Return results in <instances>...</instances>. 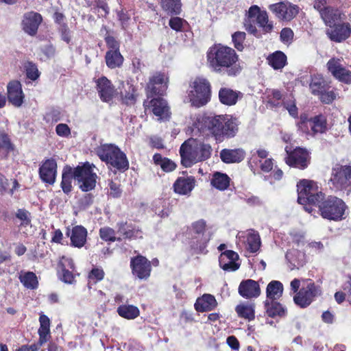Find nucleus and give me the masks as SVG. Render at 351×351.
Here are the masks:
<instances>
[{"label": "nucleus", "mask_w": 351, "mask_h": 351, "mask_svg": "<svg viewBox=\"0 0 351 351\" xmlns=\"http://www.w3.org/2000/svg\"><path fill=\"white\" fill-rule=\"evenodd\" d=\"M235 311L241 318L248 321H252L255 319V311L252 305L239 304L236 306Z\"/></svg>", "instance_id": "864d4df0"}, {"label": "nucleus", "mask_w": 351, "mask_h": 351, "mask_svg": "<svg viewBox=\"0 0 351 351\" xmlns=\"http://www.w3.org/2000/svg\"><path fill=\"white\" fill-rule=\"evenodd\" d=\"M298 130L306 134H312V123L311 117L306 113L300 116V120L297 123Z\"/></svg>", "instance_id": "6e6d98bb"}, {"label": "nucleus", "mask_w": 351, "mask_h": 351, "mask_svg": "<svg viewBox=\"0 0 351 351\" xmlns=\"http://www.w3.org/2000/svg\"><path fill=\"white\" fill-rule=\"evenodd\" d=\"M193 125L202 136L213 137L217 143H221L237 135L239 121L232 115L204 113L197 116Z\"/></svg>", "instance_id": "f257e3e1"}, {"label": "nucleus", "mask_w": 351, "mask_h": 351, "mask_svg": "<svg viewBox=\"0 0 351 351\" xmlns=\"http://www.w3.org/2000/svg\"><path fill=\"white\" fill-rule=\"evenodd\" d=\"M286 258L292 265L291 269H299L306 263L305 253L297 249H292L287 252Z\"/></svg>", "instance_id": "c9c22d12"}, {"label": "nucleus", "mask_w": 351, "mask_h": 351, "mask_svg": "<svg viewBox=\"0 0 351 351\" xmlns=\"http://www.w3.org/2000/svg\"><path fill=\"white\" fill-rule=\"evenodd\" d=\"M15 146L12 143L8 134L5 130H0V150H3L4 158H7L8 155L14 152Z\"/></svg>", "instance_id": "09e8293b"}, {"label": "nucleus", "mask_w": 351, "mask_h": 351, "mask_svg": "<svg viewBox=\"0 0 351 351\" xmlns=\"http://www.w3.org/2000/svg\"><path fill=\"white\" fill-rule=\"evenodd\" d=\"M153 160L156 165L160 167L165 173L173 171L177 168V165L169 158L163 157L160 154L156 153L153 156Z\"/></svg>", "instance_id": "37998d69"}, {"label": "nucleus", "mask_w": 351, "mask_h": 351, "mask_svg": "<svg viewBox=\"0 0 351 351\" xmlns=\"http://www.w3.org/2000/svg\"><path fill=\"white\" fill-rule=\"evenodd\" d=\"M315 207L318 208V213L323 219L335 221L344 219L348 209V206L342 199L332 195L326 196L325 193Z\"/></svg>", "instance_id": "20e7f679"}, {"label": "nucleus", "mask_w": 351, "mask_h": 351, "mask_svg": "<svg viewBox=\"0 0 351 351\" xmlns=\"http://www.w3.org/2000/svg\"><path fill=\"white\" fill-rule=\"evenodd\" d=\"M329 184L330 188L337 191H351V165L337 164L332 169Z\"/></svg>", "instance_id": "1a4fd4ad"}, {"label": "nucleus", "mask_w": 351, "mask_h": 351, "mask_svg": "<svg viewBox=\"0 0 351 351\" xmlns=\"http://www.w3.org/2000/svg\"><path fill=\"white\" fill-rule=\"evenodd\" d=\"M240 92L230 88H221L219 91V99L221 104L226 106L235 105L238 101Z\"/></svg>", "instance_id": "58836bf2"}, {"label": "nucleus", "mask_w": 351, "mask_h": 351, "mask_svg": "<svg viewBox=\"0 0 351 351\" xmlns=\"http://www.w3.org/2000/svg\"><path fill=\"white\" fill-rule=\"evenodd\" d=\"M169 84V77L165 72L156 71L149 77L146 84L147 96H162L165 95Z\"/></svg>", "instance_id": "ddd939ff"}, {"label": "nucleus", "mask_w": 351, "mask_h": 351, "mask_svg": "<svg viewBox=\"0 0 351 351\" xmlns=\"http://www.w3.org/2000/svg\"><path fill=\"white\" fill-rule=\"evenodd\" d=\"M108 189L107 195L110 198L117 199L121 197L123 190L121 184L119 182H116L113 180H108Z\"/></svg>", "instance_id": "13d9d810"}, {"label": "nucleus", "mask_w": 351, "mask_h": 351, "mask_svg": "<svg viewBox=\"0 0 351 351\" xmlns=\"http://www.w3.org/2000/svg\"><path fill=\"white\" fill-rule=\"evenodd\" d=\"M192 138L186 140L180 147V164L185 168L198 163Z\"/></svg>", "instance_id": "412c9836"}, {"label": "nucleus", "mask_w": 351, "mask_h": 351, "mask_svg": "<svg viewBox=\"0 0 351 351\" xmlns=\"http://www.w3.org/2000/svg\"><path fill=\"white\" fill-rule=\"evenodd\" d=\"M206 58L210 68L216 73L235 77L242 71L239 55L227 45H213L208 49Z\"/></svg>", "instance_id": "f03ea898"}, {"label": "nucleus", "mask_w": 351, "mask_h": 351, "mask_svg": "<svg viewBox=\"0 0 351 351\" xmlns=\"http://www.w3.org/2000/svg\"><path fill=\"white\" fill-rule=\"evenodd\" d=\"M268 64L274 70H280L287 64V56L281 51H276L267 58Z\"/></svg>", "instance_id": "ea45409f"}, {"label": "nucleus", "mask_w": 351, "mask_h": 351, "mask_svg": "<svg viewBox=\"0 0 351 351\" xmlns=\"http://www.w3.org/2000/svg\"><path fill=\"white\" fill-rule=\"evenodd\" d=\"M120 89V97L122 104L127 106L134 105L137 99V89L132 83L121 82Z\"/></svg>", "instance_id": "c85d7f7f"}, {"label": "nucleus", "mask_w": 351, "mask_h": 351, "mask_svg": "<svg viewBox=\"0 0 351 351\" xmlns=\"http://www.w3.org/2000/svg\"><path fill=\"white\" fill-rule=\"evenodd\" d=\"M230 178L227 174L218 171L213 174L210 181L211 185L219 191L226 190L230 186Z\"/></svg>", "instance_id": "c03bdc74"}, {"label": "nucleus", "mask_w": 351, "mask_h": 351, "mask_svg": "<svg viewBox=\"0 0 351 351\" xmlns=\"http://www.w3.org/2000/svg\"><path fill=\"white\" fill-rule=\"evenodd\" d=\"M99 234L101 240L106 242H121V238L116 237L115 230L108 226L102 227L99 230Z\"/></svg>", "instance_id": "5fc2aeb1"}, {"label": "nucleus", "mask_w": 351, "mask_h": 351, "mask_svg": "<svg viewBox=\"0 0 351 351\" xmlns=\"http://www.w3.org/2000/svg\"><path fill=\"white\" fill-rule=\"evenodd\" d=\"M105 276V273L101 268H93L88 273V279L90 281H93L95 284L99 281H101L104 279Z\"/></svg>", "instance_id": "69168bd1"}, {"label": "nucleus", "mask_w": 351, "mask_h": 351, "mask_svg": "<svg viewBox=\"0 0 351 351\" xmlns=\"http://www.w3.org/2000/svg\"><path fill=\"white\" fill-rule=\"evenodd\" d=\"M245 154L242 148L223 149L220 152V158L226 164L239 163L244 160Z\"/></svg>", "instance_id": "7c9ffc66"}, {"label": "nucleus", "mask_w": 351, "mask_h": 351, "mask_svg": "<svg viewBox=\"0 0 351 351\" xmlns=\"http://www.w3.org/2000/svg\"><path fill=\"white\" fill-rule=\"evenodd\" d=\"M293 32L289 27L283 28L280 34V40L284 43H290L293 39Z\"/></svg>", "instance_id": "774afa93"}, {"label": "nucleus", "mask_w": 351, "mask_h": 351, "mask_svg": "<svg viewBox=\"0 0 351 351\" xmlns=\"http://www.w3.org/2000/svg\"><path fill=\"white\" fill-rule=\"evenodd\" d=\"M305 283L301 289L300 280L294 278L290 284L291 289L295 295L293 297L295 304L300 308H306L319 295H321V289L319 286L311 279H303Z\"/></svg>", "instance_id": "39448f33"}, {"label": "nucleus", "mask_w": 351, "mask_h": 351, "mask_svg": "<svg viewBox=\"0 0 351 351\" xmlns=\"http://www.w3.org/2000/svg\"><path fill=\"white\" fill-rule=\"evenodd\" d=\"M209 239L204 237L191 234L189 241V250L192 254H206V250Z\"/></svg>", "instance_id": "f704fd0d"}, {"label": "nucleus", "mask_w": 351, "mask_h": 351, "mask_svg": "<svg viewBox=\"0 0 351 351\" xmlns=\"http://www.w3.org/2000/svg\"><path fill=\"white\" fill-rule=\"evenodd\" d=\"M20 282L29 289H36L38 287V278L33 271H21L19 276Z\"/></svg>", "instance_id": "a18cd8bd"}, {"label": "nucleus", "mask_w": 351, "mask_h": 351, "mask_svg": "<svg viewBox=\"0 0 351 351\" xmlns=\"http://www.w3.org/2000/svg\"><path fill=\"white\" fill-rule=\"evenodd\" d=\"M95 152L99 159L114 173H124L128 170L130 162L128 157L117 145L112 143L103 144Z\"/></svg>", "instance_id": "7ed1b4c3"}, {"label": "nucleus", "mask_w": 351, "mask_h": 351, "mask_svg": "<svg viewBox=\"0 0 351 351\" xmlns=\"http://www.w3.org/2000/svg\"><path fill=\"white\" fill-rule=\"evenodd\" d=\"M24 69L27 79L35 81L39 78L40 72L38 71L37 65L33 62L27 61L24 65Z\"/></svg>", "instance_id": "bf43d9fd"}, {"label": "nucleus", "mask_w": 351, "mask_h": 351, "mask_svg": "<svg viewBox=\"0 0 351 351\" xmlns=\"http://www.w3.org/2000/svg\"><path fill=\"white\" fill-rule=\"evenodd\" d=\"M66 235L70 237L71 245L77 248H82L87 242L88 231L82 225H76L70 228L66 227Z\"/></svg>", "instance_id": "b1692460"}, {"label": "nucleus", "mask_w": 351, "mask_h": 351, "mask_svg": "<svg viewBox=\"0 0 351 351\" xmlns=\"http://www.w3.org/2000/svg\"><path fill=\"white\" fill-rule=\"evenodd\" d=\"M265 314L271 318L284 317L287 313V309L281 303L274 300H265L264 302Z\"/></svg>", "instance_id": "72a5a7b5"}, {"label": "nucleus", "mask_w": 351, "mask_h": 351, "mask_svg": "<svg viewBox=\"0 0 351 351\" xmlns=\"http://www.w3.org/2000/svg\"><path fill=\"white\" fill-rule=\"evenodd\" d=\"M285 152L287 156L285 158V162L290 167L304 170L310 165L311 156L306 148L296 147L291 150L287 146Z\"/></svg>", "instance_id": "9b49d317"}, {"label": "nucleus", "mask_w": 351, "mask_h": 351, "mask_svg": "<svg viewBox=\"0 0 351 351\" xmlns=\"http://www.w3.org/2000/svg\"><path fill=\"white\" fill-rule=\"evenodd\" d=\"M206 228V222L204 219L197 220L191 224L190 234L204 237Z\"/></svg>", "instance_id": "052dcab7"}, {"label": "nucleus", "mask_w": 351, "mask_h": 351, "mask_svg": "<svg viewBox=\"0 0 351 351\" xmlns=\"http://www.w3.org/2000/svg\"><path fill=\"white\" fill-rule=\"evenodd\" d=\"M217 302L214 295L204 293L197 298L194 304L196 311L199 313L213 311L217 306Z\"/></svg>", "instance_id": "c756f323"}, {"label": "nucleus", "mask_w": 351, "mask_h": 351, "mask_svg": "<svg viewBox=\"0 0 351 351\" xmlns=\"http://www.w3.org/2000/svg\"><path fill=\"white\" fill-rule=\"evenodd\" d=\"M8 99L14 107H21L25 99L22 85L18 80H12L7 85Z\"/></svg>", "instance_id": "393cba45"}, {"label": "nucleus", "mask_w": 351, "mask_h": 351, "mask_svg": "<svg viewBox=\"0 0 351 351\" xmlns=\"http://www.w3.org/2000/svg\"><path fill=\"white\" fill-rule=\"evenodd\" d=\"M284 287L281 282L278 280H271L266 288V300H278L283 293Z\"/></svg>", "instance_id": "79ce46f5"}, {"label": "nucleus", "mask_w": 351, "mask_h": 351, "mask_svg": "<svg viewBox=\"0 0 351 351\" xmlns=\"http://www.w3.org/2000/svg\"><path fill=\"white\" fill-rule=\"evenodd\" d=\"M96 90L99 99L105 103H109L117 95V89L112 82L106 76H101L95 80Z\"/></svg>", "instance_id": "aec40b11"}, {"label": "nucleus", "mask_w": 351, "mask_h": 351, "mask_svg": "<svg viewBox=\"0 0 351 351\" xmlns=\"http://www.w3.org/2000/svg\"><path fill=\"white\" fill-rule=\"evenodd\" d=\"M95 167L94 164L86 161L73 168L74 180L82 191L88 192L95 189L98 176L93 171Z\"/></svg>", "instance_id": "6e6552de"}, {"label": "nucleus", "mask_w": 351, "mask_h": 351, "mask_svg": "<svg viewBox=\"0 0 351 351\" xmlns=\"http://www.w3.org/2000/svg\"><path fill=\"white\" fill-rule=\"evenodd\" d=\"M343 13L337 8L331 6L323 13L320 17L328 27L343 21Z\"/></svg>", "instance_id": "473e14b6"}, {"label": "nucleus", "mask_w": 351, "mask_h": 351, "mask_svg": "<svg viewBox=\"0 0 351 351\" xmlns=\"http://www.w3.org/2000/svg\"><path fill=\"white\" fill-rule=\"evenodd\" d=\"M73 179H74L73 168L69 165H66L62 169L60 186L63 192L66 195H69L72 191Z\"/></svg>", "instance_id": "4c0bfd02"}, {"label": "nucleus", "mask_w": 351, "mask_h": 351, "mask_svg": "<svg viewBox=\"0 0 351 351\" xmlns=\"http://www.w3.org/2000/svg\"><path fill=\"white\" fill-rule=\"evenodd\" d=\"M188 98L193 106L200 108L207 104L211 99V84L204 77L197 76L191 81Z\"/></svg>", "instance_id": "0eeeda50"}, {"label": "nucleus", "mask_w": 351, "mask_h": 351, "mask_svg": "<svg viewBox=\"0 0 351 351\" xmlns=\"http://www.w3.org/2000/svg\"><path fill=\"white\" fill-rule=\"evenodd\" d=\"M196 185L193 176L178 177L173 184V191L180 195H189Z\"/></svg>", "instance_id": "a878e982"}, {"label": "nucleus", "mask_w": 351, "mask_h": 351, "mask_svg": "<svg viewBox=\"0 0 351 351\" xmlns=\"http://www.w3.org/2000/svg\"><path fill=\"white\" fill-rule=\"evenodd\" d=\"M256 23L261 28L262 35L270 34L274 30V22L269 19L268 14L265 10L258 16Z\"/></svg>", "instance_id": "de8ad7c7"}, {"label": "nucleus", "mask_w": 351, "mask_h": 351, "mask_svg": "<svg viewBox=\"0 0 351 351\" xmlns=\"http://www.w3.org/2000/svg\"><path fill=\"white\" fill-rule=\"evenodd\" d=\"M94 13H97L99 17H106L109 14V8L105 1H98L92 8Z\"/></svg>", "instance_id": "e2e57ef3"}, {"label": "nucleus", "mask_w": 351, "mask_h": 351, "mask_svg": "<svg viewBox=\"0 0 351 351\" xmlns=\"http://www.w3.org/2000/svg\"><path fill=\"white\" fill-rule=\"evenodd\" d=\"M261 8L256 5H252L248 11L245 14V17L243 21V26L245 29L250 34L253 35L257 38H262V34L261 31H258L254 25V23L252 21V19L256 18V21H257L258 16L263 12Z\"/></svg>", "instance_id": "bb28decb"}, {"label": "nucleus", "mask_w": 351, "mask_h": 351, "mask_svg": "<svg viewBox=\"0 0 351 351\" xmlns=\"http://www.w3.org/2000/svg\"><path fill=\"white\" fill-rule=\"evenodd\" d=\"M326 34L332 42L340 43L351 36V25L348 22L343 21L326 29Z\"/></svg>", "instance_id": "f3484780"}, {"label": "nucleus", "mask_w": 351, "mask_h": 351, "mask_svg": "<svg viewBox=\"0 0 351 351\" xmlns=\"http://www.w3.org/2000/svg\"><path fill=\"white\" fill-rule=\"evenodd\" d=\"M169 25L171 29L177 32H191L189 23L185 19L177 16H172L169 19Z\"/></svg>", "instance_id": "8fccbe9b"}, {"label": "nucleus", "mask_w": 351, "mask_h": 351, "mask_svg": "<svg viewBox=\"0 0 351 351\" xmlns=\"http://www.w3.org/2000/svg\"><path fill=\"white\" fill-rule=\"evenodd\" d=\"M143 106L145 109L149 110L155 116L161 120H169L171 117V112L167 101L161 97L152 98L149 101H145Z\"/></svg>", "instance_id": "6ab92c4d"}, {"label": "nucleus", "mask_w": 351, "mask_h": 351, "mask_svg": "<svg viewBox=\"0 0 351 351\" xmlns=\"http://www.w3.org/2000/svg\"><path fill=\"white\" fill-rule=\"evenodd\" d=\"M130 266L133 276L139 280H147L151 276V262L143 255L138 254L131 258Z\"/></svg>", "instance_id": "2eb2a0df"}, {"label": "nucleus", "mask_w": 351, "mask_h": 351, "mask_svg": "<svg viewBox=\"0 0 351 351\" xmlns=\"http://www.w3.org/2000/svg\"><path fill=\"white\" fill-rule=\"evenodd\" d=\"M237 261H225L219 260L220 267L226 271H234L240 267V263H237Z\"/></svg>", "instance_id": "0e129e2a"}, {"label": "nucleus", "mask_w": 351, "mask_h": 351, "mask_svg": "<svg viewBox=\"0 0 351 351\" xmlns=\"http://www.w3.org/2000/svg\"><path fill=\"white\" fill-rule=\"evenodd\" d=\"M330 88V82H327L322 74H314L311 76V93L317 96L323 104H332L336 99V93L333 90H329Z\"/></svg>", "instance_id": "9d476101"}, {"label": "nucleus", "mask_w": 351, "mask_h": 351, "mask_svg": "<svg viewBox=\"0 0 351 351\" xmlns=\"http://www.w3.org/2000/svg\"><path fill=\"white\" fill-rule=\"evenodd\" d=\"M191 142L193 143L198 162L206 161L211 157L213 149L209 143L193 138Z\"/></svg>", "instance_id": "2f4dec72"}, {"label": "nucleus", "mask_w": 351, "mask_h": 351, "mask_svg": "<svg viewBox=\"0 0 351 351\" xmlns=\"http://www.w3.org/2000/svg\"><path fill=\"white\" fill-rule=\"evenodd\" d=\"M269 10L282 21H291L299 13L300 7L289 1H280L269 5Z\"/></svg>", "instance_id": "4468645a"}, {"label": "nucleus", "mask_w": 351, "mask_h": 351, "mask_svg": "<svg viewBox=\"0 0 351 351\" xmlns=\"http://www.w3.org/2000/svg\"><path fill=\"white\" fill-rule=\"evenodd\" d=\"M58 32L60 34L62 40L66 42L67 44H69L71 40V31L68 27L67 23H63L61 24L58 28Z\"/></svg>", "instance_id": "338daca9"}, {"label": "nucleus", "mask_w": 351, "mask_h": 351, "mask_svg": "<svg viewBox=\"0 0 351 351\" xmlns=\"http://www.w3.org/2000/svg\"><path fill=\"white\" fill-rule=\"evenodd\" d=\"M57 167V162L54 158L43 160L38 169L40 180L45 183L53 184L56 179Z\"/></svg>", "instance_id": "5701e85b"}, {"label": "nucleus", "mask_w": 351, "mask_h": 351, "mask_svg": "<svg viewBox=\"0 0 351 351\" xmlns=\"http://www.w3.org/2000/svg\"><path fill=\"white\" fill-rule=\"evenodd\" d=\"M261 238L257 232L249 233L246 238V249L251 253L257 252L261 247Z\"/></svg>", "instance_id": "603ef678"}, {"label": "nucleus", "mask_w": 351, "mask_h": 351, "mask_svg": "<svg viewBox=\"0 0 351 351\" xmlns=\"http://www.w3.org/2000/svg\"><path fill=\"white\" fill-rule=\"evenodd\" d=\"M40 327L38 330L39 335V343L45 344L51 339L50 332V319L44 314H41L39 317Z\"/></svg>", "instance_id": "e433bc0d"}, {"label": "nucleus", "mask_w": 351, "mask_h": 351, "mask_svg": "<svg viewBox=\"0 0 351 351\" xmlns=\"http://www.w3.org/2000/svg\"><path fill=\"white\" fill-rule=\"evenodd\" d=\"M119 316L127 319H134L140 315V311L136 306L132 304H121L117 310Z\"/></svg>", "instance_id": "49530a36"}, {"label": "nucleus", "mask_w": 351, "mask_h": 351, "mask_svg": "<svg viewBox=\"0 0 351 351\" xmlns=\"http://www.w3.org/2000/svg\"><path fill=\"white\" fill-rule=\"evenodd\" d=\"M326 68L339 82L345 84H351V71L342 65L339 58H330L326 63Z\"/></svg>", "instance_id": "dca6fc26"}, {"label": "nucleus", "mask_w": 351, "mask_h": 351, "mask_svg": "<svg viewBox=\"0 0 351 351\" xmlns=\"http://www.w3.org/2000/svg\"><path fill=\"white\" fill-rule=\"evenodd\" d=\"M311 120L312 123V135L325 132L327 128V121L323 114H320L311 117Z\"/></svg>", "instance_id": "3c124183"}, {"label": "nucleus", "mask_w": 351, "mask_h": 351, "mask_svg": "<svg viewBox=\"0 0 351 351\" xmlns=\"http://www.w3.org/2000/svg\"><path fill=\"white\" fill-rule=\"evenodd\" d=\"M238 292L243 298L251 299L258 298L261 291L258 282L252 279H247L241 282Z\"/></svg>", "instance_id": "cd10ccee"}, {"label": "nucleus", "mask_w": 351, "mask_h": 351, "mask_svg": "<svg viewBox=\"0 0 351 351\" xmlns=\"http://www.w3.org/2000/svg\"><path fill=\"white\" fill-rule=\"evenodd\" d=\"M43 21L42 15L34 11L25 13L21 22L23 30L31 36H34Z\"/></svg>", "instance_id": "4be33fe9"}, {"label": "nucleus", "mask_w": 351, "mask_h": 351, "mask_svg": "<svg viewBox=\"0 0 351 351\" xmlns=\"http://www.w3.org/2000/svg\"><path fill=\"white\" fill-rule=\"evenodd\" d=\"M15 216L21 221V227H26L31 225V213L28 210L24 208H19L17 210Z\"/></svg>", "instance_id": "680f3d73"}, {"label": "nucleus", "mask_w": 351, "mask_h": 351, "mask_svg": "<svg viewBox=\"0 0 351 351\" xmlns=\"http://www.w3.org/2000/svg\"><path fill=\"white\" fill-rule=\"evenodd\" d=\"M162 10L169 15H180L182 12L181 0H158Z\"/></svg>", "instance_id": "a19ab883"}, {"label": "nucleus", "mask_w": 351, "mask_h": 351, "mask_svg": "<svg viewBox=\"0 0 351 351\" xmlns=\"http://www.w3.org/2000/svg\"><path fill=\"white\" fill-rule=\"evenodd\" d=\"M104 40L108 47V51L105 55L106 66L110 69L121 67L124 58L120 52L119 42L114 36H110L108 32H106L104 36Z\"/></svg>", "instance_id": "f8f14e48"}, {"label": "nucleus", "mask_w": 351, "mask_h": 351, "mask_svg": "<svg viewBox=\"0 0 351 351\" xmlns=\"http://www.w3.org/2000/svg\"><path fill=\"white\" fill-rule=\"evenodd\" d=\"M246 39V34L244 32L237 31L232 34V42L234 49L243 51L245 49L244 42Z\"/></svg>", "instance_id": "4d7b16f0"}, {"label": "nucleus", "mask_w": 351, "mask_h": 351, "mask_svg": "<svg viewBox=\"0 0 351 351\" xmlns=\"http://www.w3.org/2000/svg\"><path fill=\"white\" fill-rule=\"evenodd\" d=\"M298 202L304 206L306 210L311 213L312 206L318 204L324 193L313 180L303 179L297 184Z\"/></svg>", "instance_id": "423d86ee"}, {"label": "nucleus", "mask_w": 351, "mask_h": 351, "mask_svg": "<svg viewBox=\"0 0 351 351\" xmlns=\"http://www.w3.org/2000/svg\"><path fill=\"white\" fill-rule=\"evenodd\" d=\"M117 232L119 237L121 238V242L123 240L132 241L143 238L142 228L126 221H121L117 223Z\"/></svg>", "instance_id": "a211bd4d"}]
</instances>
